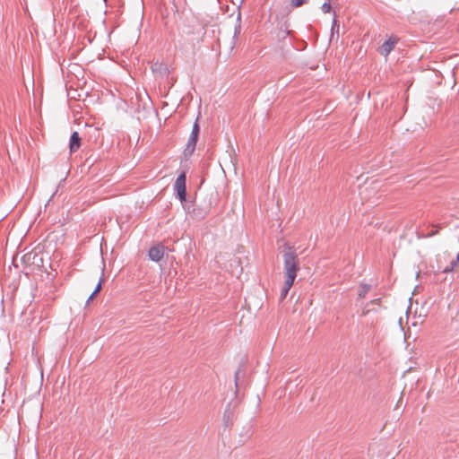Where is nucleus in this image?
<instances>
[{
    "label": "nucleus",
    "mask_w": 459,
    "mask_h": 459,
    "mask_svg": "<svg viewBox=\"0 0 459 459\" xmlns=\"http://www.w3.org/2000/svg\"><path fill=\"white\" fill-rule=\"evenodd\" d=\"M284 274H285V285L287 287H292L294 280L299 270V260L295 253L291 250L284 254Z\"/></svg>",
    "instance_id": "nucleus-1"
},
{
    "label": "nucleus",
    "mask_w": 459,
    "mask_h": 459,
    "mask_svg": "<svg viewBox=\"0 0 459 459\" xmlns=\"http://www.w3.org/2000/svg\"><path fill=\"white\" fill-rule=\"evenodd\" d=\"M199 132H200V127H199V124L196 120L193 126L192 132L188 137L186 145L183 151V156L185 159H188L189 157H191L193 155V153L195 150L197 140H198Z\"/></svg>",
    "instance_id": "nucleus-2"
},
{
    "label": "nucleus",
    "mask_w": 459,
    "mask_h": 459,
    "mask_svg": "<svg viewBox=\"0 0 459 459\" xmlns=\"http://www.w3.org/2000/svg\"><path fill=\"white\" fill-rule=\"evenodd\" d=\"M175 189L178 193V195L181 201H185L186 199V175L185 173L180 174L176 182H175Z\"/></svg>",
    "instance_id": "nucleus-3"
},
{
    "label": "nucleus",
    "mask_w": 459,
    "mask_h": 459,
    "mask_svg": "<svg viewBox=\"0 0 459 459\" xmlns=\"http://www.w3.org/2000/svg\"><path fill=\"white\" fill-rule=\"evenodd\" d=\"M149 257L154 262H159L164 255V247L162 245H157L150 248Z\"/></svg>",
    "instance_id": "nucleus-4"
},
{
    "label": "nucleus",
    "mask_w": 459,
    "mask_h": 459,
    "mask_svg": "<svg viewBox=\"0 0 459 459\" xmlns=\"http://www.w3.org/2000/svg\"><path fill=\"white\" fill-rule=\"evenodd\" d=\"M395 44V39H389L385 40L379 48V53L385 56H388V54L394 49Z\"/></svg>",
    "instance_id": "nucleus-5"
},
{
    "label": "nucleus",
    "mask_w": 459,
    "mask_h": 459,
    "mask_svg": "<svg viewBox=\"0 0 459 459\" xmlns=\"http://www.w3.org/2000/svg\"><path fill=\"white\" fill-rule=\"evenodd\" d=\"M81 146V137L79 136V134L77 132H74L71 139H70V144H69V150L70 152H76Z\"/></svg>",
    "instance_id": "nucleus-6"
},
{
    "label": "nucleus",
    "mask_w": 459,
    "mask_h": 459,
    "mask_svg": "<svg viewBox=\"0 0 459 459\" xmlns=\"http://www.w3.org/2000/svg\"><path fill=\"white\" fill-rule=\"evenodd\" d=\"M459 267V252H458V255L456 256V259L454 260V261H451L450 264L444 267L442 269L443 273H450L452 271H454L455 268Z\"/></svg>",
    "instance_id": "nucleus-7"
},
{
    "label": "nucleus",
    "mask_w": 459,
    "mask_h": 459,
    "mask_svg": "<svg viewBox=\"0 0 459 459\" xmlns=\"http://www.w3.org/2000/svg\"><path fill=\"white\" fill-rule=\"evenodd\" d=\"M369 290H370V287L368 285L364 284V285L359 286V290H358L359 298L364 299L367 296V294L368 293Z\"/></svg>",
    "instance_id": "nucleus-8"
},
{
    "label": "nucleus",
    "mask_w": 459,
    "mask_h": 459,
    "mask_svg": "<svg viewBox=\"0 0 459 459\" xmlns=\"http://www.w3.org/2000/svg\"><path fill=\"white\" fill-rule=\"evenodd\" d=\"M307 2L308 0H290V4L292 8H299Z\"/></svg>",
    "instance_id": "nucleus-9"
},
{
    "label": "nucleus",
    "mask_w": 459,
    "mask_h": 459,
    "mask_svg": "<svg viewBox=\"0 0 459 459\" xmlns=\"http://www.w3.org/2000/svg\"><path fill=\"white\" fill-rule=\"evenodd\" d=\"M102 283H103V279H102V278H100V281H99V282H98V284H97V286H96V288H95V290H94V291H93V292L91 293V295L89 297L88 301H89V300H91V299H93V297H94L97 293H99V292L100 291V290H101V288H102Z\"/></svg>",
    "instance_id": "nucleus-10"
},
{
    "label": "nucleus",
    "mask_w": 459,
    "mask_h": 459,
    "mask_svg": "<svg viewBox=\"0 0 459 459\" xmlns=\"http://www.w3.org/2000/svg\"><path fill=\"white\" fill-rule=\"evenodd\" d=\"M322 11L325 13H329L331 12V9H332V6H331V4H330V0H328L327 2L324 3L322 4V7H321Z\"/></svg>",
    "instance_id": "nucleus-11"
},
{
    "label": "nucleus",
    "mask_w": 459,
    "mask_h": 459,
    "mask_svg": "<svg viewBox=\"0 0 459 459\" xmlns=\"http://www.w3.org/2000/svg\"><path fill=\"white\" fill-rule=\"evenodd\" d=\"M290 288L291 287H287V285L284 284V288L282 289L281 293V299H285Z\"/></svg>",
    "instance_id": "nucleus-12"
},
{
    "label": "nucleus",
    "mask_w": 459,
    "mask_h": 459,
    "mask_svg": "<svg viewBox=\"0 0 459 459\" xmlns=\"http://www.w3.org/2000/svg\"><path fill=\"white\" fill-rule=\"evenodd\" d=\"M450 257V254L448 252H444L440 256H439V263H442L443 260H446L447 258Z\"/></svg>",
    "instance_id": "nucleus-13"
},
{
    "label": "nucleus",
    "mask_w": 459,
    "mask_h": 459,
    "mask_svg": "<svg viewBox=\"0 0 459 459\" xmlns=\"http://www.w3.org/2000/svg\"><path fill=\"white\" fill-rule=\"evenodd\" d=\"M369 304L379 306L380 305V299H374V300L370 301Z\"/></svg>",
    "instance_id": "nucleus-14"
},
{
    "label": "nucleus",
    "mask_w": 459,
    "mask_h": 459,
    "mask_svg": "<svg viewBox=\"0 0 459 459\" xmlns=\"http://www.w3.org/2000/svg\"><path fill=\"white\" fill-rule=\"evenodd\" d=\"M368 312H369V309H366V308H365V309L363 310V312H362V315H366V314H368Z\"/></svg>",
    "instance_id": "nucleus-15"
},
{
    "label": "nucleus",
    "mask_w": 459,
    "mask_h": 459,
    "mask_svg": "<svg viewBox=\"0 0 459 459\" xmlns=\"http://www.w3.org/2000/svg\"><path fill=\"white\" fill-rule=\"evenodd\" d=\"M333 25H334V26H335V25H337V21H336V19H333Z\"/></svg>",
    "instance_id": "nucleus-16"
},
{
    "label": "nucleus",
    "mask_w": 459,
    "mask_h": 459,
    "mask_svg": "<svg viewBox=\"0 0 459 459\" xmlns=\"http://www.w3.org/2000/svg\"><path fill=\"white\" fill-rule=\"evenodd\" d=\"M104 1L106 2L107 0H104Z\"/></svg>",
    "instance_id": "nucleus-17"
}]
</instances>
